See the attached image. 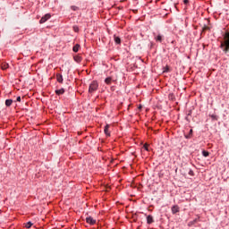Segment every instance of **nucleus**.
Wrapping results in <instances>:
<instances>
[{"label":"nucleus","instance_id":"f257e3e1","mask_svg":"<svg viewBox=\"0 0 229 229\" xmlns=\"http://www.w3.org/2000/svg\"><path fill=\"white\" fill-rule=\"evenodd\" d=\"M219 47L225 52V55L226 53H229V32H225L224 40L220 42Z\"/></svg>","mask_w":229,"mask_h":229},{"label":"nucleus","instance_id":"f03ea898","mask_svg":"<svg viewBox=\"0 0 229 229\" xmlns=\"http://www.w3.org/2000/svg\"><path fill=\"white\" fill-rule=\"evenodd\" d=\"M154 35V40H156V42H159L160 44H162V42H164V35L158 33H153Z\"/></svg>","mask_w":229,"mask_h":229},{"label":"nucleus","instance_id":"7ed1b4c3","mask_svg":"<svg viewBox=\"0 0 229 229\" xmlns=\"http://www.w3.org/2000/svg\"><path fill=\"white\" fill-rule=\"evenodd\" d=\"M96 90H98V82L97 81H93L89 88V92H90V94H92V92H96Z\"/></svg>","mask_w":229,"mask_h":229},{"label":"nucleus","instance_id":"20e7f679","mask_svg":"<svg viewBox=\"0 0 229 229\" xmlns=\"http://www.w3.org/2000/svg\"><path fill=\"white\" fill-rule=\"evenodd\" d=\"M51 19V14L47 13L45 14L39 21V24H44V22H47Z\"/></svg>","mask_w":229,"mask_h":229},{"label":"nucleus","instance_id":"39448f33","mask_svg":"<svg viewBox=\"0 0 229 229\" xmlns=\"http://www.w3.org/2000/svg\"><path fill=\"white\" fill-rule=\"evenodd\" d=\"M193 135H194V131L191 129L188 134H184V139H192Z\"/></svg>","mask_w":229,"mask_h":229},{"label":"nucleus","instance_id":"423d86ee","mask_svg":"<svg viewBox=\"0 0 229 229\" xmlns=\"http://www.w3.org/2000/svg\"><path fill=\"white\" fill-rule=\"evenodd\" d=\"M86 223H88V225H96V220L91 216H89L86 218Z\"/></svg>","mask_w":229,"mask_h":229},{"label":"nucleus","instance_id":"0eeeda50","mask_svg":"<svg viewBox=\"0 0 229 229\" xmlns=\"http://www.w3.org/2000/svg\"><path fill=\"white\" fill-rule=\"evenodd\" d=\"M180 212V207L178 205H174L172 207V214H178Z\"/></svg>","mask_w":229,"mask_h":229},{"label":"nucleus","instance_id":"6e6552de","mask_svg":"<svg viewBox=\"0 0 229 229\" xmlns=\"http://www.w3.org/2000/svg\"><path fill=\"white\" fill-rule=\"evenodd\" d=\"M153 223H155V220L153 219V216L151 215L147 216V224L151 225Z\"/></svg>","mask_w":229,"mask_h":229},{"label":"nucleus","instance_id":"1a4fd4ad","mask_svg":"<svg viewBox=\"0 0 229 229\" xmlns=\"http://www.w3.org/2000/svg\"><path fill=\"white\" fill-rule=\"evenodd\" d=\"M56 81H58V83H64V77L62 76V74H56Z\"/></svg>","mask_w":229,"mask_h":229},{"label":"nucleus","instance_id":"9d476101","mask_svg":"<svg viewBox=\"0 0 229 229\" xmlns=\"http://www.w3.org/2000/svg\"><path fill=\"white\" fill-rule=\"evenodd\" d=\"M64 93H65V89L64 88H62L61 89L55 90V94L57 96H62V94H64Z\"/></svg>","mask_w":229,"mask_h":229},{"label":"nucleus","instance_id":"9b49d317","mask_svg":"<svg viewBox=\"0 0 229 229\" xmlns=\"http://www.w3.org/2000/svg\"><path fill=\"white\" fill-rule=\"evenodd\" d=\"M198 221H199V216L193 219L192 221L189 222V226H192V225H196V223H198Z\"/></svg>","mask_w":229,"mask_h":229},{"label":"nucleus","instance_id":"f8f14e48","mask_svg":"<svg viewBox=\"0 0 229 229\" xmlns=\"http://www.w3.org/2000/svg\"><path fill=\"white\" fill-rule=\"evenodd\" d=\"M212 121H218L219 116L217 114H209Z\"/></svg>","mask_w":229,"mask_h":229},{"label":"nucleus","instance_id":"ddd939ff","mask_svg":"<svg viewBox=\"0 0 229 229\" xmlns=\"http://www.w3.org/2000/svg\"><path fill=\"white\" fill-rule=\"evenodd\" d=\"M12 103H13V100L6 99L5 100V106H12Z\"/></svg>","mask_w":229,"mask_h":229},{"label":"nucleus","instance_id":"4468645a","mask_svg":"<svg viewBox=\"0 0 229 229\" xmlns=\"http://www.w3.org/2000/svg\"><path fill=\"white\" fill-rule=\"evenodd\" d=\"M9 65L6 63H4L1 64V69H3V71H6V69H8Z\"/></svg>","mask_w":229,"mask_h":229},{"label":"nucleus","instance_id":"2eb2a0df","mask_svg":"<svg viewBox=\"0 0 229 229\" xmlns=\"http://www.w3.org/2000/svg\"><path fill=\"white\" fill-rule=\"evenodd\" d=\"M108 128H110V125H106L104 131L106 133V135L110 136V132L108 131Z\"/></svg>","mask_w":229,"mask_h":229},{"label":"nucleus","instance_id":"dca6fc26","mask_svg":"<svg viewBox=\"0 0 229 229\" xmlns=\"http://www.w3.org/2000/svg\"><path fill=\"white\" fill-rule=\"evenodd\" d=\"M72 51L74 52V53H78V51H80V45H75L74 47H73V48H72Z\"/></svg>","mask_w":229,"mask_h":229},{"label":"nucleus","instance_id":"f3484780","mask_svg":"<svg viewBox=\"0 0 229 229\" xmlns=\"http://www.w3.org/2000/svg\"><path fill=\"white\" fill-rule=\"evenodd\" d=\"M202 156L207 158V157L210 156V152H208V150H202Z\"/></svg>","mask_w":229,"mask_h":229},{"label":"nucleus","instance_id":"a211bd4d","mask_svg":"<svg viewBox=\"0 0 229 229\" xmlns=\"http://www.w3.org/2000/svg\"><path fill=\"white\" fill-rule=\"evenodd\" d=\"M74 60L77 62V64H80L81 62V56L80 55H75Z\"/></svg>","mask_w":229,"mask_h":229},{"label":"nucleus","instance_id":"6ab92c4d","mask_svg":"<svg viewBox=\"0 0 229 229\" xmlns=\"http://www.w3.org/2000/svg\"><path fill=\"white\" fill-rule=\"evenodd\" d=\"M105 82L106 83V85H110V83H112V78H111V77H107V78L105 80Z\"/></svg>","mask_w":229,"mask_h":229},{"label":"nucleus","instance_id":"aec40b11","mask_svg":"<svg viewBox=\"0 0 229 229\" xmlns=\"http://www.w3.org/2000/svg\"><path fill=\"white\" fill-rule=\"evenodd\" d=\"M115 45H116V46L121 45V38L115 37Z\"/></svg>","mask_w":229,"mask_h":229},{"label":"nucleus","instance_id":"412c9836","mask_svg":"<svg viewBox=\"0 0 229 229\" xmlns=\"http://www.w3.org/2000/svg\"><path fill=\"white\" fill-rule=\"evenodd\" d=\"M202 31H210V27L204 25V27L202 28Z\"/></svg>","mask_w":229,"mask_h":229},{"label":"nucleus","instance_id":"4be33fe9","mask_svg":"<svg viewBox=\"0 0 229 229\" xmlns=\"http://www.w3.org/2000/svg\"><path fill=\"white\" fill-rule=\"evenodd\" d=\"M31 226H33V223H31V222H28L25 224V227H27V228H30Z\"/></svg>","mask_w":229,"mask_h":229},{"label":"nucleus","instance_id":"5701e85b","mask_svg":"<svg viewBox=\"0 0 229 229\" xmlns=\"http://www.w3.org/2000/svg\"><path fill=\"white\" fill-rule=\"evenodd\" d=\"M163 72H169V66H165L163 68Z\"/></svg>","mask_w":229,"mask_h":229},{"label":"nucleus","instance_id":"b1692460","mask_svg":"<svg viewBox=\"0 0 229 229\" xmlns=\"http://www.w3.org/2000/svg\"><path fill=\"white\" fill-rule=\"evenodd\" d=\"M188 174H190V176H194V171H192V169H190Z\"/></svg>","mask_w":229,"mask_h":229},{"label":"nucleus","instance_id":"393cba45","mask_svg":"<svg viewBox=\"0 0 229 229\" xmlns=\"http://www.w3.org/2000/svg\"><path fill=\"white\" fill-rule=\"evenodd\" d=\"M143 148L145 151H149V148L148 147V145H144Z\"/></svg>","mask_w":229,"mask_h":229},{"label":"nucleus","instance_id":"a878e982","mask_svg":"<svg viewBox=\"0 0 229 229\" xmlns=\"http://www.w3.org/2000/svg\"><path fill=\"white\" fill-rule=\"evenodd\" d=\"M73 30H74V31H76V32L80 31V29H79L78 27H76V26L73 27Z\"/></svg>","mask_w":229,"mask_h":229},{"label":"nucleus","instance_id":"bb28decb","mask_svg":"<svg viewBox=\"0 0 229 229\" xmlns=\"http://www.w3.org/2000/svg\"><path fill=\"white\" fill-rule=\"evenodd\" d=\"M183 4L186 5L189 4V0H183Z\"/></svg>","mask_w":229,"mask_h":229},{"label":"nucleus","instance_id":"cd10ccee","mask_svg":"<svg viewBox=\"0 0 229 229\" xmlns=\"http://www.w3.org/2000/svg\"><path fill=\"white\" fill-rule=\"evenodd\" d=\"M185 121H187L188 123H191V120H189V116L185 117Z\"/></svg>","mask_w":229,"mask_h":229},{"label":"nucleus","instance_id":"c85d7f7f","mask_svg":"<svg viewBox=\"0 0 229 229\" xmlns=\"http://www.w3.org/2000/svg\"><path fill=\"white\" fill-rule=\"evenodd\" d=\"M16 101L21 102V97H17Z\"/></svg>","mask_w":229,"mask_h":229},{"label":"nucleus","instance_id":"c756f323","mask_svg":"<svg viewBox=\"0 0 229 229\" xmlns=\"http://www.w3.org/2000/svg\"><path fill=\"white\" fill-rule=\"evenodd\" d=\"M189 115H192V111H189L187 116H189Z\"/></svg>","mask_w":229,"mask_h":229},{"label":"nucleus","instance_id":"7c9ffc66","mask_svg":"<svg viewBox=\"0 0 229 229\" xmlns=\"http://www.w3.org/2000/svg\"><path fill=\"white\" fill-rule=\"evenodd\" d=\"M76 8H78V7H76V6H72V10H76Z\"/></svg>","mask_w":229,"mask_h":229}]
</instances>
